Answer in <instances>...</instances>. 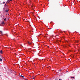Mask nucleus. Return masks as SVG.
<instances>
[{
    "label": "nucleus",
    "instance_id": "obj_1",
    "mask_svg": "<svg viewBox=\"0 0 80 80\" xmlns=\"http://www.w3.org/2000/svg\"><path fill=\"white\" fill-rule=\"evenodd\" d=\"M0 52L1 53H2V54L3 53V52H2V50L0 51Z\"/></svg>",
    "mask_w": 80,
    "mask_h": 80
},
{
    "label": "nucleus",
    "instance_id": "obj_2",
    "mask_svg": "<svg viewBox=\"0 0 80 80\" xmlns=\"http://www.w3.org/2000/svg\"><path fill=\"white\" fill-rule=\"evenodd\" d=\"M4 21H5V22H6V21H7V19H6V18H4Z\"/></svg>",
    "mask_w": 80,
    "mask_h": 80
},
{
    "label": "nucleus",
    "instance_id": "obj_3",
    "mask_svg": "<svg viewBox=\"0 0 80 80\" xmlns=\"http://www.w3.org/2000/svg\"><path fill=\"white\" fill-rule=\"evenodd\" d=\"M2 58H1L0 59V62H2Z\"/></svg>",
    "mask_w": 80,
    "mask_h": 80
},
{
    "label": "nucleus",
    "instance_id": "obj_4",
    "mask_svg": "<svg viewBox=\"0 0 80 80\" xmlns=\"http://www.w3.org/2000/svg\"><path fill=\"white\" fill-rule=\"evenodd\" d=\"M35 77H32V79H35Z\"/></svg>",
    "mask_w": 80,
    "mask_h": 80
},
{
    "label": "nucleus",
    "instance_id": "obj_5",
    "mask_svg": "<svg viewBox=\"0 0 80 80\" xmlns=\"http://www.w3.org/2000/svg\"><path fill=\"white\" fill-rule=\"evenodd\" d=\"M2 24H4V21H3L2 22Z\"/></svg>",
    "mask_w": 80,
    "mask_h": 80
},
{
    "label": "nucleus",
    "instance_id": "obj_6",
    "mask_svg": "<svg viewBox=\"0 0 80 80\" xmlns=\"http://www.w3.org/2000/svg\"><path fill=\"white\" fill-rule=\"evenodd\" d=\"M21 77H22V78H23V77H24V76H23L22 75H21Z\"/></svg>",
    "mask_w": 80,
    "mask_h": 80
},
{
    "label": "nucleus",
    "instance_id": "obj_7",
    "mask_svg": "<svg viewBox=\"0 0 80 80\" xmlns=\"http://www.w3.org/2000/svg\"><path fill=\"white\" fill-rule=\"evenodd\" d=\"M28 43L29 44V45H30V44H31V43H30V42H28Z\"/></svg>",
    "mask_w": 80,
    "mask_h": 80
},
{
    "label": "nucleus",
    "instance_id": "obj_8",
    "mask_svg": "<svg viewBox=\"0 0 80 80\" xmlns=\"http://www.w3.org/2000/svg\"><path fill=\"white\" fill-rule=\"evenodd\" d=\"M10 0H8L7 1V2H10Z\"/></svg>",
    "mask_w": 80,
    "mask_h": 80
},
{
    "label": "nucleus",
    "instance_id": "obj_9",
    "mask_svg": "<svg viewBox=\"0 0 80 80\" xmlns=\"http://www.w3.org/2000/svg\"><path fill=\"white\" fill-rule=\"evenodd\" d=\"M71 78H74V77H71Z\"/></svg>",
    "mask_w": 80,
    "mask_h": 80
},
{
    "label": "nucleus",
    "instance_id": "obj_10",
    "mask_svg": "<svg viewBox=\"0 0 80 80\" xmlns=\"http://www.w3.org/2000/svg\"><path fill=\"white\" fill-rule=\"evenodd\" d=\"M6 12H8V10H6Z\"/></svg>",
    "mask_w": 80,
    "mask_h": 80
},
{
    "label": "nucleus",
    "instance_id": "obj_11",
    "mask_svg": "<svg viewBox=\"0 0 80 80\" xmlns=\"http://www.w3.org/2000/svg\"><path fill=\"white\" fill-rule=\"evenodd\" d=\"M58 71H59V72H60V71H62V70L61 69L60 70H59Z\"/></svg>",
    "mask_w": 80,
    "mask_h": 80
},
{
    "label": "nucleus",
    "instance_id": "obj_12",
    "mask_svg": "<svg viewBox=\"0 0 80 80\" xmlns=\"http://www.w3.org/2000/svg\"><path fill=\"white\" fill-rule=\"evenodd\" d=\"M7 4V3H6L5 6L6 7H7V5H6Z\"/></svg>",
    "mask_w": 80,
    "mask_h": 80
},
{
    "label": "nucleus",
    "instance_id": "obj_13",
    "mask_svg": "<svg viewBox=\"0 0 80 80\" xmlns=\"http://www.w3.org/2000/svg\"><path fill=\"white\" fill-rule=\"evenodd\" d=\"M55 80H58V79L57 78L56 79H55Z\"/></svg>",
    "mask_w": 80,
    "mask_h": 80
},
{
    "label": "nucleus",
    "instance_id": "obj_14",
    "mask_svg": "<svg viewBox=\"0 0 80 80\" xmlns=\"http://www.w3.org/2000/svg\"><path fill=\"white\" fill-rule=\"evenodd\" d=\"M0 32H1V33H2V31H0Z\"/></svg>",
    "mask_w": 80,
    "mask_h": 80
},
{
    "label": "nucleus",
    "instance_id": "obj_15",
    "mask_svg": "<svg viewBox=\"0 0 80 80\" xmlns=\"http://www.w3.org/2000/svg\"><path fill=\"white\" fill-rule=\"evenodd\" d=\"M3 4L5 3V2H3Z\"/></svg>",
    "mask_w": 80,
    "mask_h": 80
},
{
    "label": "nucleus",
    "instance_id": "obj_16",
    "mask_svg": "<svg viewBox=\"0 0 80 80\" xmlns=\"http://www.w3.org/2000/svg\"><path fill=\"white\" fill-rule=\"evenodd\" d=\"M59 80H63L61 79H59Z\"/></svg>",
    "mask_w": 80,
    "mask_h": 80
},
{
    "label": "nucleus",
    "instance_id": "obj_17",
    "mask_svg": "<svg viewBox=\"0 0 80 80\" xmlns=\"http://www.w3.org/2000/svg\"><path fill=\"white\" fill-rule=\"evenodd\" d=\"M20 77H21V75H19Z\"/></svg>",
    "mask_w": 80,
    "mask_h": 80
},
{
    "label": "nucleus",
    "instance_id": "obj_18",
    "mask_svg": "<svg viewBox=\"0 0 80 80\" xmlns=\"http://www.w3.org/2000/svg\"><path fill=\"white\" fill-rule=\"evenodd\" d=\"M1 55H0V57H1Z\"/></svg>",
    "mask_w": 80,
    "mask_h": 80
},
{
    "label": "nucleus",
    "instance_id": "obj_19",
    "mask_svg": "<svg viewBox=\"0 0 80 80\" xmlns=\"http://www.w3.org/2000/svg\"><path fill=\"white\" fill-rule=\"evenodd\" d=\"M12 0H10V1H12Z\"/></svg>",
    "mask_w": 80,
    "mask_h": 80
},
{
    "label": "nucleus",
    "instance_id": "obj_20",
    "mask_svg": "<svg viewBox=\"0 0 80 80\" xmlns=\"http://www.w3.org/2000/svg\"><path fill=\"white\" fill-rule=\"evenodd\" d=\"M3 19H4V18H2V19L3 20Z\"/></svg>",
    "mask_w": 80,
    "mask_h": 80
},
{
    "label": "nucleus",
    "instance_id": "obj_21",
    "mask_svg": "<svg viewBox=\"0 0 80 80\" xmlns=\"http://www.w3.org/2000/svg\"><path fill=\"white\" fill-rule=\"evenodd\" d=\"M1 75H0V77H1Z\"/></svg>",
    "mask_w": 80,
    "mask_h": 80
},
{
    "label": "nucleus",
    "instance_id": "obj_22",
    "mask_svg": "<svg viewBox=\"0 0 80 80\" xmlns=\"http://www.w3.org/2000/svg\"><path fill=\"white\" fill-rule=\"evenodd\" d=\"M1 17L2 18V16Z\"/></svg>",
    "mask_w": 80,
    "mask_h": 80
}]
</instances>
